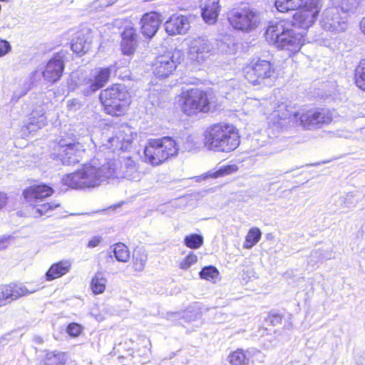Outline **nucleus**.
Returning <instances> with one entry per match:
<instances>
[{"label":"nucleus","mask_w":365,"mask_h":365,"mask_svg":"<svg viewBox=\"0 0 365 365\" xmlns=\"http://www.w3.org/2000/svg\"><path fill=\"white\" fill-rule=\"evenodd\" d=\"M305 31L299 30L292 21L282 19L267 26L264 37L278 48L284 50L292 57L301 50L305 43Z\"/></svg>","instance_id":"nucleus-1"},{"label":"nucleus","mask_w":365,"mask_h":365,"mask_svg":"<svg viewBox=\"0 0 365 365\" xmlns=\"http://www.w3.org/2000/svg\"><path fill=\"white\" fill-rule=\"evenodd\" d=\"M176 99L181 112L188 117L212 113L217 107L215 93L210 88L195 86L184 89Z\"/></svg>","instance_id":"nucleus-2"},{"label":"nucleus","mask_w":365,"mask_h":365,"mask_svg":"<svg viewBox=\"0 0 365 365\" xmlns=\"http://www.w3.org/2000/svg\"><path fill=\"white\" fill-rule=\"evenodd\" d=\"M203 144L211 151L231 153L240 144V131L230 123L221 121L212 123L204 130Z\"/></svg>","instance_id":"nucleus-3"},{"label":"nucleus","mask_w":365,"mask_h":365,"mask_svg":"<svg viewBox=\"0 0 365 365\" xmlns=\"http://www.w3.org/2000/svg\"><path fill=\"white\" fill-rule=\"evenodd\" d=\"M103 113L118 118L127 114L132 103V96L121 83H113L103 89L98 96Z\"/></svg>","instance_id":"nucleus-4"},{"label":"nucleus","mask_w":365,"mask_h":365,"mask_svg":"<svg viewBox=\"0 0 365 365\" xmlns=\"http://www.w3.org/2000/svg\"><path fill=\"white\" fill-rule=\"evenodd\" d=\"M241 73L247 84L262 88L277 78L278 70L272 59L254 56L244 64Z\"/></svg>","instance_id":"nucleus-5"},{"label":"nucleus","mask_w":365,"mask_h":365,"mask_svg":"<svg viewBox=\"0 0 365 365\" xmlns=\"http://www.w3.org/2000/svg\"><path fill=\"white\" fill-rule=\"evenodd\" d=\"M179 151V143L172 136L149 138L143 148V160L153 167L160 166L177 157Z\"/></svg>","instance_id":"nucleus-6"},{"label":"nucleus","mask_w":365,"mask_h":365,"mask_svg":"<svg viewBox=\"0 0 365 365\" xmlns=\"http://www.w3.org/2000/svg\"><path fill=\"white\" fill-rule=\"evenodd\" d=\"M104 176L103 167L86 163L76 171L63 175L61 182L63 185L71 189H91L99 186Z\"/></svg>","instance_id":"nucleus-7"},{"label":"nucleus","mask_w":365,"mask_h":365,"mask_svg":"<svg viewBox=\"0 0 365 365\" xmlns=\"http://www.w3.org/2000/svg\"><path fill=\"white\" fill-rule=\"evenodd\" d=\"M324 7L323 0H304L292 17L299 30L307 31L318 21Z\"/></svg>","instance_id":"nucleus-8"},{"label":"nucleus","mask_w":365,"mask_h":365,"mask_svg":"<svg viewBox=\"0 0 365 365\" xmlns=\"http://www.w3.org/2000/svg\"><path fill=\"white\" fill-rule=\"evenodd\" d=\"M181 51L174 49L165 51L155 57L150 65L153 75L158 79H165L174 73L182 60Z\"/></svg>","instance_id":"nucleus-9"},{"label":"nucleus","mask_w":365,"mask_h":365,"mask_svg":"<svg viewBox=\"0 0 365 365\" xmlns=\"http://www.w3.org/2000/svg\"><path fill=\"white\" fill-rule=\"evenodd\" d=\"M230 25L235 29L250 31L257 26L258 14L250 6L242 4L232 8L227 14Z\"/></svg>","instance_id":"nucleus-10"},{"label":"nucleus","mask_w":365,"mask_h":365,"mask_svg":"<svg viewBox=\"0 0 365 365\" xmlns=\"http://www.w3.org/2000/svg\"><path fill=\"white\" fill-rule=\"evenodd\" d=\"M187 53L192 65L202 66L214 55L213 46L207 38L197 36L190 41Z\"/></svg>","instance_id":"nucleus-11"},{"label":"nucleus","mask_w":365,"mask_h":365,"mask_svg":"<svg viewBox=\"0 0 365 365\" xmlns=\"http://www.w3.org/2000/svg\"><path fill=\"white\" fill-rule=\"evenodd\" d=\"M111 73V66L96 68L90 77L83 79L84 96H90L104 87L109 82Z\"/></svg>","instance_id":"nucleus-12"},{"label":"nucleus","mask_w":365,"mask_h":365,"mask_svg":"<svg viewBox=\"0 0 365 365\" xmlns=\"http://www.w3.org/2000/svg\"><path fill=\"white\" fill-rule=\"evenodd\" d=\"M81 143L78 141L67 143L65 139H61L56 143L53 150L57 157L66 165H75L79 160Z\"/></svg>","instance_id":"nucleus-13"},{"label":"nucleus","mask_w":365,"mask_h":365,"mask_svg":"<svg viewBox=\"0 0 365 365\" xmlns=\"http://www.w3.org/2000/svg\"><path fill=\"white\" fill-rule=\"evenodd\" d=\"M140 39L137 29L129 22L120 32V50L121 53L128 56H134L139 46Z\"/></svg>","instance_id":"nucleus-14"},{"label":"nucleus","mask_w":365,"mask_h":365,"mask_svg":"<svg viewBox=\"0 0 365 365\" xmlns=\"http://www.w3.org/2000/svg\"><path fill=\"white\" fill-rule=\"evenodd\" d=\"M35 292L21 283L10 282L0 286V307Z\"/></svg>","instance_id":"nucleus-15"},{"label":"nucleus","mask_w":365,"mask_h":365,"mask_svg":"<svg viewBox=\"0 0 365 365\" xmlns=\"http://www.w3.org/2000/svg\"><path fill=\"white\" fill-rule=\"evenodd\" d=\"M64 58L63 52L59 51L54 53L47 61L42 71L45 81L53 84L60 80L65 68Z\"/></svg>","instance_id":"nucleus-16"},{"label":"nucleus","mask_w":365,"mask_h":365,"mask_svg":"<svg viewBox=\"0 0 365 365\" xmlns=\"http://www.w3.org/2000/svg\"><path fill=\"white\" fill-rule=\"evenodd\" d=\"M302 125L307 129L312 126H322L332 121L329 110L324 108L310 109L302 113L299 118Z\"/></svg>","instance_id":"nucleus-17"},{"label":"nucleus","mask_w":365,"mask_h":365,"mask_svg":"<svg viewBox=\"0 0 365 365\" xmlns=\"http://www.w3.org/2000/svg\"><path fill=\"white\" fill-rule=\"evenodd\" d=\"M349 14L343 13L342 9L333 1V6L325 10L320 21L321 26L327 30L342 29L341 26L345 23Z\"/></svg>","instance_id":"nucleus-18"},{"label":"nucleus","mask_w":365,"mask_h":365,"mask_svg":"<svg viewBox=\"0 0 365 365\" xmlns=\"http://www.w3.org/2000/svg\"><path fill=\"white\" fill-rule=\"evenodd\" d=\"M53 192V187L46 183H34L25 187L22 195L26 202L35 203L51 197Z\"/></svg>","instance_id":"nucleus-19"},{"label":"nucleus","mask_w":365,"mask_h":365,"mask_svg":"<svg viewBox=\"0 0 365 365\" xmlns=\"http://www.w3.org/2000/svg\"><path fill=\"white\" fill-rule=\"evenodd\" d=\"M190 28V17L173 14L165 23V31L170 36L185 34Z\"/></svg>","instance_id":"nucleus-20"},{"label":"nucleus","mask_w":365,"mask_h":365,"mask_svg":"<svg viewBox=\"0 0 365 365\" xmlns=\"http://www.w3.org/2000/svg\"><path fill=\"white\" fill-rule=\"evenodd\" d=\"M140 23L143 35L148 38H151L160 25V16L155 11L148 12L142 16Z\"/></svg>","instance_id":"nucleus-21"},{"label":"nucleus","mask_w":365,"mask_h":365,"mask_svg":"<svg viewBox=\"0 0 365 365\" xmlns=\"http://www.w3.org/2000/svg\"><path fill=\"white\" fill-rule=\"evenodd\" d=\"M200 7L203 20L209 24H215L221 9L220 0H202Z\"/></svg>","instance_id":"nucleus-22"},{"label":"nucleus","mask_w":365,"mask_h":365,"mask_svg":"<svg viewBox=\"0 0 365 365\" xmlns=\"http://www.w3.org/2000/svg\"><path fill=\"white\" fill-rule=\"evenodd\" d=\"M71 269V262L68 259L53 263L45 274L46 281H53L67 274Z\"/></svg>","instance_id":"nucleus-23"},{"label":"nucleus","mask_w":365,"mask_h":365,"mask_svg":"<svg viewBox=\"0 0 365 365\" xmlns=\"http://www.w3.org/2000/svg\"><path fill=\"white\" fill-rule=\"evenodd\" d=\"M353 82L356 87L365 93V58H361L354 66Z\"/></svg>","instance_id":"nucleus-24"},{"label":"nucleus","mask_w":365,"mask_h":365,"mask_svg":"<svg viewBox=\"0 0 365 365\" xmlns=\"http://www.w3.org/2000/svg\"><path fill=\"white\" fill-rule=\"evenodd\" d=\"M71 49L79 56L86 54L89 51L90 46L83 34L81 32L76 34L71 41Z\"/></svg>","instance_id":"nucleus-25"},{"label":"nucleus","mask_w":365,"mask_h":365,"mask_svg":"<svg viewBox=\"0 0 365 365\" xmlns=\"http://www.w3.org/2000/svg\"><path fill=\"white\" fill-rule=\"evenodd\" d=\"M113 256L121 262H127L130 258V252L128 247L123 242H116L110 247Z\"/></svg>","instance_id":"nucleus-26"},{"label":"nucleus","mask_w":365,"mask_h":365,"mask_svg":"<svg viewBox=\"0 0 365 365\" xmlns=\"http://www.w3.org/2000/svg\"><path fill=\"white\" fill-rule=\"evenodd\" d=\"M67 361L68 355L66 352L51 351L46 354L41 365H66Z\"/></svg>","instance_id":"nucleus-27"},{"label":"nucleus","mask_w":365,"mask_h":365,"mask_svg":"<svg viewBox=\"0 0 365 365\" xmlns=\"http://www.w3.org/2000/svg\"><path fill=\"white\" fill-rule=\"evenodd\" d=\"M107 279L103 272H97L91 278L90 289L95 295L103 294L106 288Z\"/></svg>","instance_id":"nucleus-28"},{"label":"nucleus","mask_w":365,"mask_h":365,"mask_svg":"<svg viewBox=\"0 0 365 365\" xmlns=\"http://www.w3.org/2000/svg\"><path fill=\"white\" fill-rule=\"evenodd\" d=\"M228 361L231 365H246L249 363L250 356L242 349H237L229 354Z\"/></svg>","instance_id":"nucleus-29"},{"label":"nucleus","mask_w":365,"mask_h":365,"mask_svg":"<svg viewBox=\"0 0 365 365\" xmlns=\"http://www.w3.org/2000/svg\"><path fill=\"white\" fill-rule=\"evenodd\" d=\"M304 0H275L274 6L281 13L297 11Z\"/></svg>","instance_id":"nucleus-30"},{"label":"nucleus","mask_w":365,"mask_h":365,"mask_svg":"<svg viewBox=\"0 0 365 365\" xmlns=\"http://www.w3.org/2000/svg\"><path fill=\"white\" fill-rule=\"evenodd\" d=\"M58 207L60 204L54 202H48L38 205H34L33 214L35 217L48 215Z\"/></svg>","instance_id":"nucleus-31"},{"label":"nucleus","mask_w":365,"mask_h":365,"mask_svg":"<svg viewBox=\"0 0 365 365\" xmlns=\"http://www.w3.org/2000/svg\"><path fill=\"white\" fill-rule=\"evenodd\" d=\"M261 237L262 232L258 227L250 228L245 235L243 247L247 250L251 249L260 240Z\"/></svg>","instance_id":"nucleus-32"},{"label":"nucleus","mask_w":365,"mask_h":365,"mask_svg":"<svg viewBox=\"0 0 365 365\" xmlns=\"http://www.w3.org/2000/svg\"><path fill=\"white\" fill-rule=\"evenodd\" d=\"M201 279L215 283L220 277L219 270L212 265L204 267L199 273Z\"/></svg>","instance_id":"nucleus-33"},{"label":"nucleus","mask_w":365,"mask_h":365,"mask_svg":"<svg viewBox=\"0 0 365 365\" xmlns=\"http://www.w3.org/2000/svg\"><path fill=\"white\" fill-rule=\"evenodd\" d=\"M43 118V114L38 115L32 112L30 114L29 122L24 127L27 130H31V131L38 130L45 125Z\"/></svg>","instance_id":"nucleus-34"},{"label":"nucleus","mask_w":365,"mask_h":365,"mask_svg":"<svg viewBox=\"0 0 365 365\" xmlns=\"http://www.w3.org/2000/svg\"><path fill=\"white\" fill-rule=\"evenodd\" d=\"M364 0H333L334 4L342 9L344 14H350L356 10Z\"/></svg>","instance_id":"nucleus-35"},{"label":"nucleus","mask_w":365,"mask_h":365,"mask_svg":"<svg viewBox=\"0 0 365 365\" xmlns=\"http://www.w3.org/2000/svg\"><path fill=\"white\" fill-rule=\"evenodd\" d=\"M204 242V238L202 235L192 233L186 235L184 237V244L185 245L192 250H196L200 248Z\"/></svg>","instance_id":"nucleus-36"},{"label":"nucleus","mask_w":365,"mask_h":365,"mask_svg":"<svg viewBox=\"0 0 365 365\" xmlns=\"http://www.w3.org/2000/svg\"><path fill=\"white\" fill-rule=\"evenodd\" d=\"M147 261V255L143 252H136L133 255L132 268L139 272L144 269Z\"/></svg>","instance_id":"nucleus-37"},{"label":"nucleus","mask_w":365,"mask_h":365,"mask_svg":"<svg viewBox=\"0 0 365 365\" xmlns=\"http://www.w3.org/2000/svg\"><path fill=\"white\" fill-rule=\"evenodd\" d=\"M125 175L126 178L134 180L139 178V165L131 159H128L125 165Z\"/></svg>","instance_id":"nucleus-38"},{"label":"nucleus","mask_w":365,"mask_h":365,"mask_svg":"<svg viewBox=\"0 0 365 365\" xmlns=\"http://www.w3.org/2000/svg\"><path fill=\"white\" fill-rule=\"evenodd\" d=\"M83 327L76 322L69 323L66 327V333L72 338L78 337L83 332Z\"/></svg>","instance_id":"nucleus-39"},{"label":"nucleus","mask_w":365,"mask_h":365,"mask_svg":"<svg viewBox=\"0 0 365 365\" xmlns=\"http://www.w3.org/2000/svg\"><path fill=\"white\" fill-rule=\"evenodd\" d=\"M197 257L193 252H190L180 263L182 269H187L190 266L196 263Z\"/></svg>","instance_id":"nucleus-40"},{"label":"nucleus","mask_w":365,"mask_h":365,"mask_svg":"<svg viewBox=\"0 0 365 365\" xmlns=\"http://www.w3.org/2000/svg\"><path fill=\"white\" fill-rule=\"evenodd\" d=\"M220 178L231 175L238 170V166L235 164L221 166L218 170Z\"/></svg>","instance_id":"nucleus-41"},{"label":"nucleus","mask_w":365,"mask_h":365,"mask_svg":"<svg viewBox=\"0 0 365 365\" xmlns=\"http://www.w3.org/2000/svg\"><path fill=\"white\" fill-rule=\"evenodd\" d=\"M282 317L281 314L277 313H271L268 314L266 321L269 325L276 326L282 323Z\"/></svg>","instance_id":"nucleus-42"},{"label":"nucleus","mask_w":365,"mask_h":365,"mask_svg":"<svg viewBox=\"0 0 365 365\" xmlns=\"http://www.w3.org/2000/svg\"><path fill=\"white\" fill-rule=\"evenodd\" d=\"M11 50L9 43L4 39L0 38V57L5 56Z\"/></svg>","instance_id":"nucleus-43"},{"label":"nucleus","mask_w":365,"mask_h":365,"mask_svg":"<svg viewBox=\"0 0 365 365\" xmlns=\"http://www.w3.org/2000/svg\"><path fill=\"white\" fill-rule=\"evenodd\" d=\"M102 242V237L101 236H93L91 237L88 243H87V247L92 249L98 247Z\"/></svg>","instance_id":"nucleus-44"},{"label":"nucleus","mask_w":365,"mask_h":365,"mask_svg":"<svg viewBox=\"0 0 365 365\" xmlns=\"http://www.w3.org/2000/svg\"><path fill=\"white\" fill-rule=\"evenodd\" d=\"M9 202V196L4 192L0 191V211L4 209Z\"/></svg>","instance_id":"nucleus-45"},{"label":"nucleus","mask_w":365,"mask_h":365,"mask_svg":"<svg viewBox=\"0 0 365 365\" xmlns=\"http://www.w3.org/2000/svg\"><path fill=\"white\" fill-rule=\"evenodd\" d=\"M80 103L76 99L70 100L67 103V108L69 110H73Z\"/></svg>","instance_id":"nucleus-46"},{"label":"nucleus","mask_w":365,"mask_h":365,"mask_svg":"<svg viewBox=\"0 0 365 365\" xmlns=\"http://www.w3.org/2000/svg\"><path fill=\"white\" fill-rule=\"evenodd\" d=\"M205 178H220V174L218 173V170H210L207 172L205 175Z\"/></svg>","instance_id":"nucleus-47"},{"label":"nucleus","mask_w":365,"mask_h":365,"mask_svg":"<svg viewBox=\"0 0 365 365\" xmlns=\"http://www.w3.org/2000/svg\"><path fill=\"white\" fill-rule=\"evenodd\" d=\"M100 6L101 7H107L109 6L117 1V0H98Z\"/></svg>","instance_id":"nucleus-48"},{"label":"nucleus","mask_w":365,"mask_h":365,"mask_svg":"<svg viewBox=\"0 0 365 365\" xmlns=\"http://www.w3.org/2000/svg\"><path fill=\"white\" fill-rule=\"evenodd\" d=\"M361 31L365 35V16L363 17L359 23Z\"/></svg>","instance_id":"nucleus-49"},{"label":"nucleus","mask_w":365,"mask_h":365,"mask_svg":"<svg viewBox=\"0 0 365 365\" xmlns=\"http://www.w3.org/2000/svg\"><path fill=\"white\" fill-rule=\"evenodd\" d=\"M128 351L129 352V354H132L133 353V349H128Z\"/></svg>","instance_id":"nucleus-50"},{"label":"nucleus","mask_w":365,"mask_h":365,"mask_svg":"<svg viewBox=\"0 0 365 365\" xmlns=\"http://www.w3.org/2000/svg\"><path fill=\"white\" fill-rule=\"evenodd\" d=\"M127 344V341H124L123 343H120V345H126Z\"/></svg>","instance_id":"nucleus-51"},{"label":"nucleus","mask_w":365,"mask_h":365,"mask_svg":"<svg viewBox=\"0 0 365 365\" xmlns=\"http://www.w3.org/2000/svg\"><path fill=\"white\" fill-rule=\"evenodd\" d=\"M298 115H299V114H298V113H294V116H295V117H297Z\"/></svg>","instance_id":"nucleus-52"}]
</instances>
